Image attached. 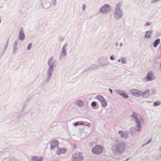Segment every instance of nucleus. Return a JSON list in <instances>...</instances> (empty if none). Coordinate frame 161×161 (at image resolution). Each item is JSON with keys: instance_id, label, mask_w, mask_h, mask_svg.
<instances>
[{"instance_id": "f257e3e1", "label": "nucleus", "mask_w": 161, "mask_h": 161, "mask_svg": "<svg viewBox=\"0 0 161 161\" xmlns=\"http://www.w3.org/2000/svg\"><path fill=\"white\" fill-rule=\"evenodd\" d=\"M126 147V143L124 141L115 140L111 146L113 153L116 154H122L125 151Z\"/></svg>"}, {"instance_id": "f03ea898", "label": "nucleus", "mask_w": 161, "mask_h": 161, "mask_svg": "<svg viewBox=\"0 0 161 161\" xmlns=\"http://www.w3.org/2000/svg\"><path fill=\"white\" fill-rule=\"evenodd\" d=\"M133 121L136 124V127H132L130 130L131 132L135 133L136 131L140 132L142 128V123L143 121L142 117L138 114L134 113L131 115Z\"/></svg>"}, {"instance_id": "7ed1b4c3", "label": "nucleus", "mask_w": 161, "mask_h": 161, "mask_svg": "<svg viewBox=\"0 0 161 161\" xmlns=\"http://www.w3.org/2000/svg\"><path fill=\"white\" fill-rule=\"evenodd\" d=\"M81 130H82V132H81L82 135L84 134L85 136L84 137L87 136L90 134V130H89V124L87 122L81 121Z\"/></svg>"}, {"instance_id": "20e7f679", "label": "nucleus", "mask_w": 161, "mask_h": 161, "mask_svg": "<svg viewBox=\"0 0 161 161\" xmlns=\"http://www.w3.org/2000/svg\"><path fill=\"white\" fill-rule=\"evenodd\" d=\"M103 151V148L101 145H96L92 149V152L94 154L99 155Z\"/></svg>"}, {"instance_id": "39448f33", "label": "nucleus", "mask_w": 161, "mask_h": 161, "mask_svg": "<svg viewBox=\"0 0 161 161\" xmlns=\"http://www.w3.org/2000/svg\"><path fill=\"white\" fill-rule=\"evenodd\" d=\"M111 10V7L108 4H106L101 8L100 12L103 14H107L110 12Z\"/></svg>"}, {"instance_id": "423d86ee", "label": "nucleus", "mask_w": 161, "mask_h": 161, "mask_svg": "<svg viewBox=\"0 0 161 161\" xmlns=\"http://www.w3.org/2000/svg\"><path fill=\"white\" fill-rule=\"evenodd\" d=\"M155 79V77L154 75L153 72L152 71H150L147 74L146 77L144 78L142 80L144 81H151L154 80Z\"/></svg>"}, {"instance_id": "0eeeda50", "label": "nucleus", "mask_w": 161, "mask_h": 161, "mask_svg": "<svg viewBox=\"0 0 161 161\" xmlns=\"http://www.w3.org/2000/svg\"><path fill=\"white\" fill-rule=\"evenodd\" d=\"M96 98L101 102L103 107L105 108L107 106V101L103 96L99 95L97 96Z\"/></svg>"}, {"instance_id": "6e6552de", "label": "nucleus", "mask_w": 161, "mask_h": 161, "mask_svg": "<svg viewBox=\"0 0 161 161\" xmlns=\"http://www.w3.org/2000/svg\"><path fill=\"white\" fill-rule=\"evenodd\" d=\"M123 16V12L122 10L115 9L114 14V17L116 20H118L121 19Z\"/></svg>"}, {"instance_id": "1a4fd4ad", "label": "nucleus", "mask_w": 161, "mask_h": 161, "mask_svg": "<svg viewBox=\"0 0 161 161\" xmlns=\"http://www.w3.org/2000/svg\"><path fill=\"white\" fill-rule=\"evenodd\" d=\"M119 137L122 139L126 140L129 137V134L126 131L119 130L118 132Z\"/></svg>"}, {"instance_id": "9d476101", "label": "nucleus", "mask_w": 161, "mask_h": 161, "mask_svg": "<svg viewBox=\"0 0 161 161\" xmlns=\"http://www.w3.org/2000/svg\"><path fill=\"white\" fill-rule=\"evenodd\" d=\"M130 92L131 94L137 97L140 96L142 92L140 90L136 89H133L130 91Z\"/></svg>"}, {"instance_id": "9b49d317", "label": "nucleus", "mask_w": 161, "mask_h": 161, "mask_svg": "<svg viewBox=\"0 0 161 161\" xmlns=\"http://www.w3.org/2000/svg\"><path fill=\"white\" fill-rule=\"evenodd\" d=\"M99 68V66L96 64H92V65L87 68L86 70V71H91L98 69Z\"/></svg>"}, {"instance_id": "f8f14e48", "label": "nucleus", "mask_w": 161, "mask_h": 161, "mask_svg": "<svg viewBox=\"0 0 161 161\" xmlns=\"http://www.w3.org/2000/svg\"><path fill=\"white\" fill-rule=\"evenodd\" d=\"M115 92L117 94L123 97L124 98H128L129 97L127 94H125L124 92L119 90H118L115 91Z\"/></svg>"}, {"instance_id": "ddd939ff", "label": "nucleus", "mask_w": 161, "mask_h": 161, "mask_svg": "<svg viewBox=\"0 0 161 161\" xmlns=\"http://www.w3.org/2000/svg\"><path fill=\"white\" fill-rule=\"evenodd\" d=\"M58 145V142L57 141L54 140L52 142L51 144V148L53 149L55 147H57Z\"/></svg>"}, {"instance_id": "4468645a", "label": "nucleus", "mask_w": 161, "mask_h": 161, "mask_svg": "<svg viewBox=\"0 0 161 161\" xmlns=\"http://www.w3.org/2000/svg\"><path fill=\"white\" fill-rule=\"evenodd\" d=\"M142 95L143 97L146 98L148 97L150 95V91L149 90H147L143 93H142Z\"/></svg>"}, {"instance_id": "2eb2a0df", "label": "nucleus", "mask_w": 161, "mask_h": 161, "mask_svg": "<svg viewBox=\"0 0 161 161\" xmlns=\"http://www.w3.org/2000/svg\"><path fill=\"white\" fill-rule=\"evenodd\" d=\"M66 152V149L65 148H63L61 149H58L57 152V154L59 155L61 154L65 153Z\"/></svg>"}, {"instance_id": "dca6fc26", "label": "nucleus", "mask_w": 161, "mask_h": 161, "mask_svg": "<svg viewBox=\"0 0 161 161\" xmlns=\"http://www.w3.org/2000/svg\"><path fill=\"white\" fill-rule=\"evenodd\" d=\"M122 1H119L117 4L115 8V10H122L121 9V7L122 6Z\"/></svg>"}, {"instance_id": "f3484780", "label": "nucleus", "mask_w": 161, "mask_h": 161, "mask_svg": "<svg viewBox=\"0 0 161 161\" xmlns=\"http://www.w3.org/2000/svg\"><path fill=\"white\" fill-rule=\"evenodd\" d=\"M98 63H99V67H104L106 66L109 65V63L108 62H100L99 61Z\"/></svg>"}, {"instance_id": "a211bd4d", "label": "nucleus", "mask_w": 161, "mask_h": 161, "mask_svg": "<svg viewBox=\"0 0 161 161\" xmlns=\"http://www.w3.org/2000/svg\"><path fill=\"white\" fill-rule=\"evenodd\" d=\"M152 33L151 31L149 30L146 31L145 32V36L146 38H150V35Z\"/></svg>"}, {"instance_id": "6ab92c4d", "label": "nucleus", "mask_w": 161, "mask_h": 161, "mask_svg": "<svg viewBox=\"0 0 161 161\" xmlns=\"http://www.w3.org/2000/svg\"><path fill=\"white\" fill-rule=\"evenodd\" d=\"M31 160L32 161H42L43 159L42 157L38 158L36 157H32Z\"/></svg>"}, {"instance_id": "aec40b11", "label": "nucleus", "mask_w": 161, "mask_h": 161, "mask_svg": "<svg viewBox=\"0 0 161 161\" xmlns=\"http://www.w3.org/2000/svg\"><path fill=\"white\" fill-rule=\"evenodd\" d=\"M160 39H158L155 40L153 44V45L155 47H156L160 43Z\"/></svg>"}, {"instance_id": "412c9836", "label": "nucleus", "mask_w": 161, "mask_h": 161, "mask_svg": "<svg viewBox=\"0 0 161 161\" xmlns=\"http://www.w3.org/2000/svg\"><path fill=\"white\" fill-rule=\"evenodd\" d=\"M25 38V35L23 33H22L20 32L19 36V39L20 40H23Z\"/></svg>"}, {"instance_id": "4be33fe9", "label": "nucleus", "mask_w": 161, "mask_h": 161, "mask_svg": "<svg viewBox=\"0 0 161 161\" xmlns=\"http://www.w3.org/2000/svg\"><path fill=\"white\" fill-rule=\"evenodd\" d=\"M160 102L159 101H157L154 102L153 103V105L154 106H157L160 105Z\"/></svg>"}, {"instance_id": "5701e85b", "label": "nucleus", "mask_w": 161, "mask_h": 161, "mask_svg": "<svg viewBox=\"0 0 161 161\" xmlns=\"http://www.w3.org/2000/svg\"><path fill=\"white\" fill-rule=\"evenodd\" d=\"M121 61L122 63L123 64H125L126 63L125 59L124 57H122L121 58Z\"/></svg>"}, {"instance_id": "b1692460", "label": "nucleus", "mask_w": 161, "mask_h": 161, "mask_svg": "<svg viewBox=\"0 0 161 161\" xmlns=\"http://www.w3.org/2000/svg\"><path fill=\"white\" fill-rule=\"evenodd\" d=\"M97 103L95 101H93L91 103V106L93 107H96L97 106Z\"/></svg>"}, {"instance_id": "393cba45", "label": "nucleus", "mask_w": 161, "mask_h": 161, "mask_svg": "<svg viewBox=\"0 0 161 161\" xmlns=\"http://www.w3.org/2000/svg\"><path fill=\"white\" fill-rule=\"evenodd\" d=\"M151 24V22H147L145 24V26H149Z\"/></svg>"}, {"instance_id": "a878e982", "label": "nucleus", "mask_w": 161, "mask_h": 161, "mask_svg": "<svg viewBox=\"0 0 161 161\" xmlns=\"http://www.w3.org/2000/svg\"><path fill=\"white\" fill-rule=\"evenodd\" d=\"M152 139L151 138L149 139L145 143V144H149V143H150L152 141Z\"/></svg>"}, {"instance_id": "bb28decb", "label": "nucleus", "mask_w": 161, "mask_h": 161, "mask_svg": "<svg viewBox=\"0 0 161 161\" xmlns=\"http://www.w3.org/2000/svg\"><path fill=\"white\" fill-rule=\"evenodd\" d=\"M86 6L85 5L83 4V5L82 7V9L83 11H85L86 9Z\"/></svg>"}, {"instance_id": "cd10ccee", "label": "nucleus", "mask_w": 161, "mask_h": 161, "mask_svg": "<svg viewBox=\"0 0 161 161\" xmlns=\"http://www.w3.org/2000/svg\"><path fill=\"white\" fill-rule=\"evenodd\" d=\"M90 146H93V145H96V143L95 142H91L90 143Z\"/></svg>"}, {"instance_id": "c85d7f7f", "label": "nucleus", "mask_w": 161, "mask_h": 161, "mask_svg": "<svg viewBox=\"0 0 161 161\" xmlns=\"http://www.w3.org/2000/svg\"><path fill=\"white\" fill-rule=\"evenodd\" d=\"M31 45H32L31 43L29 44L28 45L27 47V49L28 50H29L31 48Z\"/></svg>"}, {"instance_id": "c756f323", "label": "nucleus", "mask_w": 161, "mask_h": 161, "mask_svg": "<svg viewBox=\"0 0 161 161\" xmlns=\"http://www.w3.org/2000/svg\"><path fill=\"white\" fill-rule=\"evenodd\" d=\"M110 59L112 60H113L114 59V57L113 56H111L110 57Z\"/></svg>"}, {"instance_id": "7c9ffc66", "label": "nucleus", "mask_w": 161, "mask_h": 161, "mask_svg": "<svg viewBox=\"0 0 161 161\" xmlns=\"http://www.w3.org/2000/svg\"><path fill=\"white\" fill-rule=\"evenodd\" d=\"M79 124V123L78 122H76V123H75L74 124V125L75 126H76V125H78Z\"/></svg>"}, {"instance_id": "2f4dec72", "label": "nucleus", "mask_w": 161, "mask_h": 161, "mask_svg": "<svg viewBox=\"0 0 161 161\" xmlns=\"http://www.w3.org/2000/svg\"><path fill=\"white\" fill-rule=\"evenodd\" d=\"M109 91L111 94L113 93L112 90L110 89H109Z\"/></svg>"}, {"instance_id": "473e14b6", "label": "nucleus", "mask_w": 161, "mask_h": 161, "mask_svg": "<svg viewBox=\"0 0 161 161\" xmlns=\"http://www.w3.org/2000/svg\"><path fill=\"white\" fill-rule=\"evenodd\" d=\"M123 45V44L122 43H121L120 45H119V46L120 47H122Z\"/></svg>"}, {"instance_id": "72a5a7b5", "label": "nucleus", "mask_w": 161, "mask_h": 161, "mask_svg": "<svg viewBox=\"0 0 161 161\" xmlns=\"http://www.w3.org/2000/svg\"><path fill=\"white\" fill-rule=\"evenodd\" d=\"M83 131H81V133H82V135H81V136H82V137L83 138H85V137H86V136H85V137H84V136H85V135L84 134L83 135H82V133H81V132H82Z\"/></svg>"}, {"instance_id": "f704fd0d", "label": "nucleus", "mask_w": 161, "mask_h": 161, "mask_svg": "<svg viewBox=\"0 0 161 161\" xmlns=\"http://www.w3.org/2000/svg\"><path fill=\"white\" fill-rule=\"evenodd\" d=\"M52 66H51V67H50V70H51L52 71Z\"/></svg>"}, {"instance_id": "c9c22d12", "label": "nucleus", "mask_w": 161, "mask_h": 161, "mask_svg": "<svg viewBox=\"0 0 161 161\" xmlns=\"http://www.w3.org/2000/svg\"><path fill=\"white\" fill-rule=\"evenodd\" d=\"M159 150L160 151H161V147H159Z\"/></svg>"}, {"instance_id": "e433bc0d", "label": "nucleus", "mask_w": 161, "mask_h": 161, "mask_svg": "<svg viewBox=\"0 0 161 161\" xmlns=\"http://www.w3.org/2000/svg\"><path fill=\"white\" fill-rule=\"evenodd\" d=\"M146 144H145V143L144 144H143L142 145V147H143L144 146H145V145H146Z\"/></svg>"}, {"instance_id": "4c0bfd02", "label": "nucleus", "mask_w": 161, "mask_h": 161, "mask_svg": "<svg viewBox=\"0 0 161 161\" xmlns=\"http://www.w3.org/2000/svg\"><path fill=\"white\" fill-rule=\"evenodd\" d=\"M121 60H120V59H119V60H118V62H120L121 61Z\"/></svg>"}, {"instance_id": "58836bf2", "label": "nucleus", "mask_w": 161, "mask_h": 161, "mask_svg": "<svg viewBox=\"0 0 161 161\" xmlns=\"http://www.w3.org/2000/svg\"><path fill=\"white\" fill-rule=\"evenodd\" d=\"M81 106L82 105V101H81Z\"/></svg>"}, {"instance_id": "ea45409f", "label": "nucleus", "mask_w": 161, "mask_h": 161, "mask_svg": "<svg viewBox=\"0 0 161 161\" xmlns=\"http://www.w3.org/2000/svg\"><path fill=\"white\" fill-rule=\"evenodd\" d=\"M160 156L161 158V153H160Z\"/></svg>"}, {"instance_id": "a19ab883", "label": "nucleus", "mask_w": 161, "mask_h": 161, "mask_svg": "<svg viewBox=\"0 0 161 161\" xmlns=\"http://www.w3.org/2000/svg\"><path fill=\"white\" fill-rule=\"evenodd\" d=\"M81 160H82V157H81Z\"/></svg>"}]
</instances>
